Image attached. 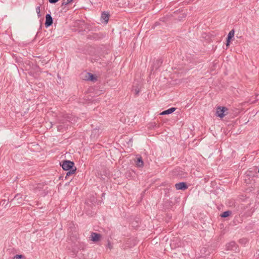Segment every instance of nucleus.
Instances as JSON below:
<instances>
[{
	"mask_svg": "<svg viewBox=\"0 0 259 259\" xmlns=\"http://www.w3.org/2000/svg\"><path fill=\"white\" fill-rule=\"evenodd\" d=\"M69 122L68 116L63 115L62 117H58L56 120V123L58 124L57 125L58 131L61 132L65 131L68 128Z\"/></svg>",
	"mask_w": 259,
	"mask_h": 259,
	"instance_id": "1",
	"label": "nucleus"
},
{
	"mask_svg": "<svg viewBox=\"0 0 259 259\" xmlns=\"http://www.w3.org/2000/svg\"><path fill=\"white\" fill-rule=\"evenodd\" d=\"M60 165L64 170L72 169L76 167L74 166L73 162L67 160L63 161L62 163H60Z\"/></svg>",
	"mask_w": 259,
	"mask_h": 259,
	"instance_id": "2",
	"label": "nucleus"
},
{
	"mask_svg": "<svg viewBox=\"0 0 259 259\" xmlns=\"http://www.w3.org/2000/svg\"><path fill=\"white\" fill-rule=\"evenodd\" d=\"M227 110L228 109L226 107H218L217 108L216 115L220 118H223L227 114Z\"/></svg>",
	"mask_w": 259,
	"mask_h": 259,
	"instance_id": "3",
	"label": "nucleus"
},
{
	"mask_svg": "<svg viewBox=\"0 0 259 259\" xmlns=\"http://www.w3.org/2000/svg\"><path fill=\"white\" fill-rule=\"evenodd\" d=\"M26 197V196H25ZM26 197L23 198L20 194H17L14 198L12 200L11 202L15 205H20L23 200L25 199Z\"/></svg>",
	"mask_w": 259,
	"mask_h": 259,
	"instance_id": "4",
	"label": "nucleus"
},
{
	"mask_svg": "<svg viewBox=\"0 0 259 259\" xmlns=\"http://www.w3.org/2000/svg\"><path fill=\"white\" fill-rule=\"evenodd\" d=\"M101 237L102 236L100 234L95 232H92L90 236L91 240L94 242L99 241L101 239Z\"/></svg>",
	"mask_w": 259,
	"mask_h": 259,
	"instance_id": "5",
	"label": "nucleus"
},
{
	"mask_svg": "<svg viewBox=\"0 0 259 259\" xmlns=\"http://www.w3.org/2000/svg\"><path fill=\"white\" fill-rule=\"evenodd\" d=\"M53 22V18L50 14H47L46 16L45 26L48 27L52 25Z\"/></svg>",
	"mask_w": 259,
	"mask_h": 259,
	"instance_id": "6",
	"label": "nucleus"
},
{
	"mask_svg": "<svg viewBox=\"0 0 259 259\" xmlns=\"http://www.w3.org/2000/svg\"><path fill=\"white\" fill-rule=\"evenodd\" d=\"M177 190H185L188 188V186L185 182H181L175 184Z\"/></svg>",
	"mask_w": 259,
	"mask_h": 259,
	"instance_id": "7",
	"label": "nucleus"
},
{
	"mask_svg": "<svg viewBox=\"0 0 259 259\" xmlns=\"http://www.w3.org/2000/svg\"><path fill=\"white\" fill-rule=\"evenodd\" d=\"M136 165L138 167H143L144 166V162L141 156L137 157L135 160Z\"/></svg>",
	"mask_w": 259,
	"mask_h": 259,
	"instance_id": "8",
	"label": "nucleus"
},
{
	"mask_svg": "<svg viewBox=\"0 0 259 259\" xmlns=\"http://www.w3.org/2000/svg\"><path fill=\"white\" fill-rule=\"evenodd\" d=\"M87 75L89 76V78H85L86 80H90L93 82H95L97 80V78L94 74L91 73H87Z\"/></svg>",
	"mask_w": 259,
	"mask_h": 259,
	"instance_id": "9",
	"label": "nucleus"
},
{
	"mask_svg": "<svg viewBox=\"0 0 259 259\" xmlns=\"http://www.w3.org/2000/svg\"><path fill=\"white\" fill-rule=\"evenodd\" d=\"M100 132L99 128H94L92 131L91 137L94 138H97L99 136V135H100Z\"/></svg>",
	"mask_w": 259,
	"mask_h": 259,
	"instance_id": "10",
	"label": "nucleus"
},
{
	"mask_svg": "<svg viewBox=\"0 0 259 259\" xmlns=\"http://www.w3.org/2000/svg\"><path fill=\"white\" fill-rule=\"evenodd\" d=\"M176 110V108L171 107L166 110L163 111L160 113V115H166L172 113Z\"/></svg>",
	"mask_w": 259,
	"mask_h": 259,
	"instance_id": "11",
	"label": "nucleus"
},
{
	"mask_svg": "<svg viewBox=\"0 0 259 259\" xmlns=\"http://www.w3.org/2000/svg\"><path fill=\"white\" fill-rule=\"evenodd\" d=\"M234 248H236V243L235 242L232 241L226 245V248L227 250H234Z\"/></svg>",
	"mask_w": 259,
	"mask_h": 259,
	"instance_id": "12",
	"label": "nucleus"
},
{
	"mask_svg": "<svg viewBox=\"0 0 259 259\" xmlns=\"http://www.w3.org/2000/svg\"><path fill=\"white\" fill-rule=\"evenodd\" d=\"M101 18L105 20L106 23H107L109 18V14L108 13L104 12L102 13Z\"/></svg>",
	"mask_w": 259,
	"mask_h": 259,
	"instance_id": "13",
	"label": "nucleus"
},
{
	"mask_svg": "<svg viewBox=\"0 0 259 259\" xmlns=\"http://www.w3.org/2000/svg\"><path fill=\"white\" fill-rule=\"evenodd\" d=\"M44 186H45L44 185H42L41 184H37V186L35 187L34 189L35 192L37 193L38 192V191H41L44 189Z\"/></svg>",
	"mask_w": 259,
	"mask_h": 259,
	"instance_id": "14",
	"label": "nucleus"
},
{
	"mask_svg": "<svg viewBox=\"0 0 259 259\" xmlns=\"http://www.w3.org/2000/svg\"><path fill=\"white\" fill-rule=\"evenodd\" d=\"M76 167H74V168L72 169L68 170H67L68 171L66 172V177L74 174L75 173V172L76 171Z\"/></svg>",
	"mask_w": 259,
	"mask_h": 259,
	"instance_id": "15",
	"label": "nucleus"
},
{
	"mask_svg": "<svg viewBox=\"0 0 259 259\" xmlns=\"http://www.w3.org/2000/svg\"><path fill=\"white\" fill-rule=\"evenodd\" d=\"M231 214V211L228 210V211H224V212H223L220 215V216L222 218H226L227 217H229Z\"/></svg>",
	"mask_w": 259,
	"mask_h": 259,
	"instance_id": "16",
	"label": "nucleus"
},
{
	"mask_svg": "<svg viewBox=\"0 0 259 259\" xmlns=\"http://www.w3.org/2000/svg\"><path fill=\"white\" fill-rule=\"evenodd\" d=\"M234 33H235V31H234V29L231 30L229 32V33L227 36V38H228L229 39H232L234 36Z\"/></svg>",
	"mask_w": 259,
	"mask_h": 259,
	"instance_id": "17",
	"label": "nucleus"
},
{
	"mask_svg": "<svg viewBox=\"0 0 259 259\" xmlns=\"http://www.w3.org/2000/svg\"><path fill=\"white\" fill-rule=\"evenodd\" d=\"M73 0H62L61 6H66L71 2H72Z\"/></svg>",
	"mask_w": 259,
	"mask_h": 259,
	"instance_id": "18",
	"label": "nucleus"
},
{
	"mask_svg": "<svg viewBox=\"0 0 259 259\" xmlns=\"http://www.w3.org/2000/svg\"><path fill=\"white\" fill-rule=\"evenodd\" d=\"M14 259H25V257L23 255L17 254L14 257Z\"/></svg>",
	"mask_w": 259,
	"mask_h": 259,
	"instance_id": "19",
	"label": "nucleus"
},
{
	"mask_svg": "<svg viewBox=\"0 0 259 259\" xmlns=\"http://www.w3.org/2000/svg\"><path fill=\"white\" fill-rule=\"evenodd\" d=\"M162 63V61L161 59H157L156 61L155 64H157V68H158Z\"/></svg>",
	"mask_w": 259,
	"mask_h": 259,
	"instance_id": "20",
	"label": "nucleus"
},
{
	"mask_svg": "<svg viewBox=\"0 0 259 259\" xmlns=\"http://www.w3.org/2000/svg\"><path fill=\"white\" fill-rule=\"evenodd\" d=\"M36 12L37 13L38 17H40L41 16L40 15V6H37L36 8Z\"/></svg>",
	"mask_w": 259,
	"mask_h": 259,
	"instance_id": "21",
	"label": "nucleus"
},
{
	"mask_svg": "<svg viewBox=\"0 0 259 259\" xmlns=\"http://www.w3.org/2000/svg\"><path fill=\"white\" fill-rule=\"evenodd\" d=\"M107 247H108L110 250L113 248V244L111 243L110 241H108V244L107 245Z\"/></svg>",
	"mask_w": 259,
	"mask_h": 259,
	"instance_id": "22",
	"label": "nucleus"
},
{
	"mask_svg": "<svg viewBox=\"0 0 259 259\" xmlns=\"http://www.w3.org/2000/svg\"><path fill=\"white\" fill-rule=\"evenodd\" d=\"M231 39H229L227 37V40H226V46H227V47L229 46Z\"/></svg>",
	"mask_w": 259,
	"mask_h": 259,
	"instance_id": "23",
	"label": "nucleus"
},
{
	"mask_svg": "<svg viewBox=\"0 0 259 259\" xmlns=\"http://www.w3.org/2000/svg\"><path fill=\"white\" fill-rule=\"evenodd\" d=\"M59 0H49V2L51 4H55Z\"/></svg>",
	"mask_w": 259,
	"mask_h": 259,
	"instance_id": "24",
	"label": "nucleus"
},
{
	"mask_svg": "<svg viewBox=\"0 0 259 259\" xmlns=\"http://www.w3.org/2000/svg\"><path fill=\"white\" fill-rule=\"evenodd\" d=\"M139 92H140V91L138 89H137V88L135 89V92L136 95H138L139 94Z\"/></svg>",
	"mask_w": 259,
	"mask_h": 259,
	"instance_id": "25",
	"label": "nucleus"
},
{
	"mask_svg": "<svg viewBox=\"0 0 259 259\" xmlns=\"http://www.w3.org/2000/svg\"><path fill=\"white\" fill-rule=\"evenodd\" d=\"M85 78H89V76H88L87 75V73H85V77H84V79L85 80Z\"/></svg>",
	"mask_w": 259,
	"mask_h": 259,
	"instance_id": "26",
	"label": "nucleus"
},
{
	"mask_svg": "<svg viewBox=\"0 0 259 259\" xmlns=\"http://www.w3.org/2000/svg\"><path fill=\"white\" fill-rule=\"evenodd\" d=\"M50 124H51L50 127H52V125H53L52 122H50Z\"/></svg>",
	"mask_w": 259,
	"mask_h": 259,
	"instance_id": "27",
	"label": "nucleus"
},
{
	"mask_svg": "<svg viewBox=\"0 0 259 259\" xmlns=\"http://www.w3.org/2000/svg\"><path fill=\"white\" fill-rule=\"evenodd\" d=\"M258 173H259V168H258Z\"/></svg>",
	"mask_w": 259,
	"mask_h": 259,
	"instance_id": "28",
	"label": "nucleus"
}]
</instances>
